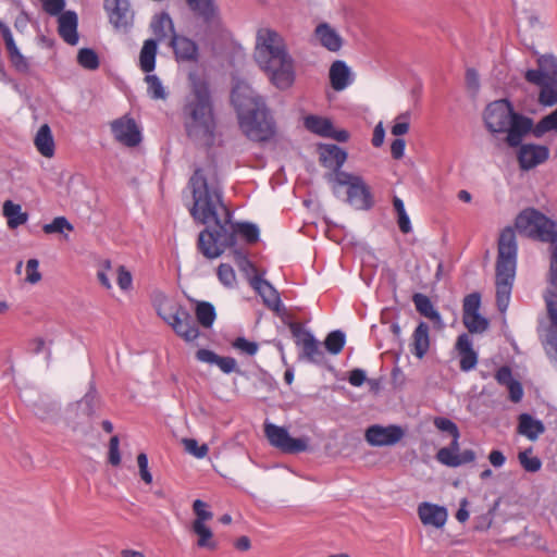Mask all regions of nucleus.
<instances>
[{"label":"nucleus","instance_id":"45","mask_svg":"<svg viewBox=\"0 0 557 557\" xmlns=\"http://www.w3.org/2000/svg\"><path fill=\"white\" fill-rule=\"evenodd\" d=\"M98 404L99 398L97 392L91 388L88 393L85 394V396L78 403V406L84 414L92 417L97 411Z\"/></svg>","mask_w":557,"mask_h":557},{"label":"nucleus","instance_id":"17","mask_svg":"<svg viewBox=\"0 0 557 557\" xmlns=\"http://www.w3.org/2000/svg\"><path fill=\"white\" fill-rule=\"evenodd\" d=\"M250 286L262 297L263 304L272 311L280 313L283 305L277 290L260 275L249 278Z\"/></svg>","mask_w":557,"mask_h":557},{"label":"nucleus","instance_id":"44","mask_svg":"<svg viewBox=\"0 0 557 557\" xmlns=\"http://www.w3.org/2000/svg\"><path fill=\"white\" fill-rule=\"evenodd\" d=\"M145 81L148 86L147 92L150 98L154 100L166 98L165 89L157 75L148 73V75L145 77Z\"/></svg>","mask_w":557,"mask_h":557},{"label":"nucleus","instance_id":"29","mask_svg":"<svg viewBox=\"0 0 557 557\" xmlns=\"http://www.w3.org/2000/svg\"><path fill=\"white\" fill-rule=\"evenodd\" d=\"M476 455L472 449H465L457 456H451L447 449H438L436 453V459L442 465L447 467L457 468L466 463H471L475 460Z\"/></svg>","mask_w":557,"mask_h":557},{"label":"nucleus","instance_id":"22","mask_svg":"<svg viewBox=\"0 0 557 557\" xmlns=\"http://www.w3.org/2000/svg\"><path fill=\"white\" fill-rule=\"evenodd\" d=\"M320 162L330 170H339L347 160V152L334 144L321 145Z\"/></svg>","mask_w":557,"mask_h":557},{"label":"nucleus","instance_id":"20","mask_svg":"<svg viewBox=\"0 0 557 557\" xmlns=\"http://www.w3.org/2000/svg\"><path fill=\"white\" fill-rule=\"evenodd\" d=\"M418 516L422 524L440 529L445 525L448 513L445 507L425 502L418 506Z\"/></svg>","mask_w":557,"mask_h":557},{"label":"nucleus","instance_id":"49","mask_svg":"<svg viewBox=\"0 0 557 557\" xmlns=\"http://www.w3.org/2000/svg\"><path fill=\"white\" fill-rule=\"evenodd\" d=\"M434 425L442 432L448 433L451 437H460V432L457 424L448 418L436 417Z\"/></svg>","mask_w":557,"mask_h":557},{"label":"nucleus","instance_id":"21","mask_svg":"<svg viewBox=\"0 0 557 557\" xmlns=\"http://www.w3.org/2000/svg\"><path fill=\"white\" fill-rule=\"evenodd\" d=\"M456 349L459 355V367L461 371L468 372L478 363V355L472 348V342L468 334L463 333L458 336Z\"/></svg>","mask_w":557,"mask_h":557},{"label":"nucleus","instance_id":"12","mask_svg":"<svg viewBox=\"0 0 557 557\" xmlns=\"http://www.w3.org/2000/svg\"><path fill=\"white\" fill-rule=\"evenodd\" d=\"M110 23L115 29L128 32L133 25L134 12L128 0H104Z\"/></svg>","mask_w":557,"mask_h":557},{"label":"nucleus","instance_id":"23","mask_svg":"<svg viewBox=\"0 0 557 557\" xmlns=\"http://www.w3.org/2000/svg\"><path fill=\"white\" fill-rule=\"evenodd\" d=\"M189 9L203 21L205 24L211 26L219 20V11L215 0H186Z\"/></svg>","mask_w":557,"mask_h":557},{"label":"nucleus","instance_id":"24","mask_svg":"<svg viewBox=\"0 0 557 557\" xmlns=\"http://www.w3.org/2000/svg\"><path fill=\"white\" fill-rule=\"evenodd\" d=\"M59 35L62 39L74 46L78 42L77 34V14L73 11H66L59 15Z\"/></svg>","mask_w":557,"mask_h":557},{"label":"nucleus","instance_id":"31","mask_svg":"<svg viewBox=\"0 0 557 557\" xmlns=\"http://www.w3.org/2000/svg\"><path fill=\"white\" fill-rule=\"evenodd\" d=\"M150 28L156 36L157 42L164 40L169 34L173 36L175 33L174 24L166 12H161L160 14L154 15L151 21Z\"/></svg>","mask_w":557,"mask_h":557},{"label":"nucleus","instance_id":"7","mask_svg":"<svg viewBox=\"0 0 557 557\" xmlns=\"http://www.w3.org/2000/svg\"><path fill=\"white\" fill-rule=\"evenodd\" d=\"M552 59L557 63V58L554 54H543L537 59L536 70H528L524 74V78L528 83L534 84L541 87L539 95V102L544 107H553L557 104V76L553 74V69L547 70L550 62L543 63V60Z\"/></svg>","mask_w":557,"mask_h":557},{"label":"nucleus","instance_id":"58","mask_svg":"<svg viewBox=\"0 0 557 557\" xmlns=\"http://www.w3.org/2000/svg\"><path fill=\"white\" fill-rule=\"evenodd\" d=\"M120 440L117 435H114L110 438L109 442V462L112 466H119L121 463V455H120Z\"/></svg>","mask_w":557,"mask_h":557},{"label":"nucleus","instance_id":"53","mask_svg":"<svg viewBox=\"0 0 557 557\" xmlns=\"http://www.w3.org/2000/svg\"><path fill=\"white\" fill-rule=\"evenodd\" d=\"M233 347L245 352L248 356H253L258 351V344L256 342H250L246 339L245 337H237L233 342Z\"/></svg>","mask_w":557,"mask_h":557},{"label":"nucleus","instance_id":"28","mask_svg":"<svg viewBox=\"0 0 557 557\" xmlns=\"http://www.w3.org/2000/svg\"><path fill=\"white\" fill-rule=\"evenodd\" d=\"M34 144L41 156L46 158L53 157L55 146L51 128L48 124H42L39 127L35 136Z\"/></svg>","mask_w":557,"mask_h":557},{"label":"nucleus","instance_id":"56","mask_svg":"<svg viewBox=\"0 0 557 557\" xmlns=\"http://www.w3.org/2000/svg\"><path fill=\"white\" fill-rule=\"evenodd\" d=\"M137 463H138L139 474H140L141 480L147 484H151L152 475L148 469V457L145 453L138 454Z\"/></svg>","mask_w":557,"mask_h":557},{"label":"nucleus","instance_id":"35","mask_svg":"<svg viewBox=\"0 0 557 557\" xmlns=\"http://www.w3.org/2000/svg\"><path fill=\"white\" fill-rule=\"evenodd\" d=\"M3 215L8 219V226L15 228L27 222L28 214L22 212V207L17 203L7 200L3 203Z\"/></svg>","mask_w":557,"mask_h":557},{"label":"nucleus","instance_id":"48","mask_svg":"<svg viewBox=\"0 0 557 557\" xmlns=\"http://www.w3.org/2000/svg\"><path fill=\"white\" fill-rule=\"evenodd\" d=\"M219 281L226 287H233L236 283L234 269L227 263H221L216 271Z\"/></svg>","mask_w":557,"mask_h":557},{"label":"nucleus","instance_id":"50","mask_svg":"<svg viewBox=\"0 0 557 557\" xmlns=\"http://www.w3.org/2000/svg\"><path fill=\"white\" fill-rule=\"evenodd\" d=\"M409 120H410L409 112L399 114L396 117L394 125L392 126V131H391L392 134L397 137L407 134L409 131V127H410Z\"/></svg>","mask_w":557,"mask_h":557},{"label":"nucleus","instance_id":"37","mask_svg":"<svg viewBox=\"0 0 557 557\" xmlns=\"http://www.w3.org/2000/svg\"><path fill=\"white\" fill-rule=\"evenodd\" d=\"M305 126L308 131L322 137L331 135L330 132L333 131L332 122L329 119L321 117L318 115H308L305 119Z\"/></svg>","mask_w":557,"mask_h":557},{"label":"nucleus","instance_id":"33","mask_svg":"<svg viewBox=\"0 0 557 557\" xmlns=\"http://www.w3.org/2000/svg\"><path fill=\"white\" fill-rule=\"evenodd\" d=\"M158 44L154 39L145 40L139 54V65L143 72L150 73L156 67Z\"/></svg>","mask_w":557,"mask_h":557},{"label":"nucleus","instance_id":"32","mask_svg":"<svg viewBox=\"0 0 557 557\" xmlns=\"http://www.w3.org/2000/svg\"><path fill=\"white\" fill-rule=\"evenodd\" d=\"M544 431V424L540 420L533 419L529 413L519 416L518 432L529 440H536Z\"/></svg>","mask_w":557,"mask_h":557},{"label":"nucleus","instance_id":"26","mask_svg":"<svg viewBox=\"0 0 557 557\" xmlns=\"http://www.w3.org/2000/svg\"><path fill=\"white\" fill-rule=\"evenodd\" d=\"M314 35L321 46L329 51L336 52L343 46L341 35L327 23H320L314 29Z\"/></svg>","mask_w":557,"mask_h":557},{"label":"nucleus","instance_id":"51","mask_svg":"<svg viewBox=\"0 0 557 557\" xmlns=\"http://www.w3.org/2000/svg\"><path fill=\"white\" fill-rule=\"evenodd\" d=\"M193 510L196 515V519L194 522L205 523L208 520H211L213 513L207 510V504L201 499H196L193 504Z\"/></svg>","mask_w":557,"mask_h":557},{"label":"nucleus","instance_id":"47","mask_svg":"<svg viewBox=\"0 0 557 557\" xmlns=\"http://www.w3.org/2000/svg\"><path fill=\"white\" fill-rule=\"evenodd\" d=\"M185 450L196 458H205L208 455L209 447L207 444L199 445L195 438H184L182 441Z\"/></svg>","mask_w":557,"mask_h":557},{"label":"nucleus","instance_id":"39","mask_svg":"<svg viewBox=\"0 0 557 557\" xmlns=\"http://www.w3.org/2000/svg\"><path fill=\"white\" fill-rule=\"evenodd\" d=\"M548 132L557 133V109L542 117L532 129V134L536 138H541Z\"/></svg>","mask_w":557,"mask_h":557},{"label":"nucleus","instance_id":"52","mask_svg":"<svg viewBox=\"0 0 557 557\" xmlns=\"http://www.w3.org/2000/svg\"><path fill=\"white\" fill-rule=\"evenodd\" d=\"M481 305V296L479 293H472L465 297L462 310L463 314L476 313L479 312Z\"/></svg>","mask_w":557,"mask_h":557},{"label":"nucleus","instance_id":"3","mask_svg":"<svg viewBox=\"0 0 557 557\" xmlns=\"http://www.w3.org/2000/svg\"><path fill=\"white\" fill-rule=\"evenodd\" d=\"M189 91L182 108L185 132L193 140L211 145L214 139L216 120L210 84L202 73L188 74Z\"/></svg>","mask_w":557,"mask_h":557},{"label":"nucleus","instance_id":"36","mask_svg":"<svg viewBox=\"0 0 557 557\" xmlns=\"http://www.w3.org/2000/svg\"><path fill=\"white\" fill-rule=\"evenodd\" d=\"M195 315L197 322L202 327L210 329L216 319L215 308L211 302L197 301L195 308Z\"/></svg>","mask_w":557,"mask_h":557},{"label":"nucleus","instance_id":"14","mask_svg":"<svg viewBox=\"0 0 557 557\" xmlns=\"http://www.w3.org/2000/svg\"><path fill=\"white\" fill-rule=\"evenodd\" d=\"M404 436V430L399 425L382 426L371 425L366 431V440L371 446H391L398 443Z\"/></svg>","mask_w":557,"mask_h":557},{"label":"nucleus","instance_id":"61","mask_svg":"<svg viewBox=\"0 0 557 557\" xmlns=\"http://www.w3.org/2000/svg\"><path fill=\"white\" fill-rule=\"evenodd\" d=\"M132 275L128 271L125 270L123 265L119 267L117 270V285L121 289L127 290L132 286Z\"/></svg>","mask_w":557,"mask_h":557},{"label":"nucleus","instance_id":"10","mask_svg":"<svg viewBox=\"0 0 557 557\" xmlns=\"http://www.w3.org/2000/svg\"><path fill=\"white\" fill-rule=\"evenodd\" d=\"M515 112L511 102L500 99L491 102L484 111V122L492 133H503L510 124V117Z\"/></svg>","mask_w":557,"mask_h":557},{"label":"nucleus","instance_id":"63","mask_svg":"<svg viewBox=\"0 0 557 557\" xmlns=\"http://www.w3.org/2000/svg\"><path fill=\"white\" fill-rule=\"evenodd\" d=\"M367 380L366 372L362 369L356 368L349 372L348 382L356 387L361 386Z\"/></svg>","mask_w":557,"mask_h":557},{"label":"nucleus","instance_id":"9","mask_svg":"<svg viewBox=\"0 0 557 557\" xmlns=\"http://www.w3.org/2000/svg\"><path fill=\"white\" fill-rule=\"evenodd\" d=\"M289 331L295 338L297 346L301 347L299 357L311 363L322 364L325 356L320 347V342L315 339L311 332L305 330L299 323L292 322L288 325Z\"/></svg>","mask_w":557,"mask_h":557},{"label":"nucleus","instance_id":"57","mask_svg":"<svg viewBox=\"0 0 557 557\" xmlns=\"http://www.w3.org/2000/svg\"><path fill=\"white\" fill-rule=\"evenodd\" d=\"M46 13L55 16L60 15L65 7L64 0H40Z\"/></svg>","mask_w":557,"mask_h":557},{"label":"nucleus","instance_id":"54","mask_svg":"<svg viewBox=\"0 0 557 557\" xmlns=\"http://www.w3.org/2000/svg\"><path fill=\"white\" fill-rule=\"evenodd\" d=\"M333 174L330 175L329 180H334V182L341 186H350L351 183H355L356 178H360V176L352 175L350 173L344 172L339 170H332Z\"/></svg>","mask_w":557,"mask_h":557},{"label":"nucleus","instance_id":"2","mask_svg":"<svg viewBox=\"0 0 557 557\" xmlns=\"http://www.w3.org/2000/svg\"><path fill=\"white\" fill-rule=\"evenodd\" d=\"M515 227L527 237L550 244V263L544 293L550 323L543 344L547 356L557 368V223L540 211L528 208L517 215Z\"/></svg>","mask_w":557,"mask_h":557},{"label":"nucleus","instance_id":"34","mask_svg":"<svg viewBox=\"0 0 557 557\" xmlns=\"http://www.w3.org/2000/svg\"><path fill=\"white\" fill-rule=\"evenodd\" d=\"M412 301L416 306L417 311L421 315L430 319L431 321H433L435 323L441 322V314L434 308L432 301L430 300V298L426 295L421 294V293H416L412 296Z\"/></svg>","mask_w":557,"mask_h":557},{"label":"nucleus","instance_id":"6","mask_svg":"<svg viewBox=\"0 0 557 557\" xmlns=\"http://www.w3.org/2000/svg\"><path fill=\"white\" fill-rule=\"evenodd\" d=\"M518 245L515 230L505 227L498 238L495 263L496 306L504 313L510 302L516 277Z\"/></svg>","mask_w":557,"mask_h":557},{"label":"nucleus","instance_id":"59","mask_svg":"<svg viewBox=\"0 0 557 557\" xmlns=\"http://www.w3.org/2000/svg\"><path fill=\"white\" fill-rule=\"evenodd\" d=\"M12 66L20 73L26 74L29 72L28 60L18 51L16 54L9 57Z\"/></svg>","mask_w":557,"mask_h":557},{"label":"nucleus","instance_id":"38","mask_svg":"<svg viewBox=\"0 0 557 557\" xmlns=\"http://www.w3.org/2000/svg\"><path fill=\"white\" fill-rule=\"evenodd\" d=\"M191 530L198 535L197 545L200 548L215 549L216 543L213 541V533L206 523L193 522Z\"/></svg>","mask_w":557,"mask_h":557},{"label":"nucleus","instance_id":"16","mask_svg":"<svg viewBox=\"0 0 557 557\" xmlns=\"http://www.w3.org/2000/svg\"><path fill=\"white\" fill-rule=\"evenodd\" d=\"M533 128L534 126L531 117L513 112L510 117V124L505 131L507 132L506 143L510 147L520 146V144H522L523 137L528 133H532Z\"/></svg>","mask_w":557,"mask_h":557},{"label":"nucleus","instance_id":"27","mask_svg":"<svg viewBox=\"0 0 557 557\" xmlns=\"http://www.w3.org/2000/svg\"><path fill=\"white\" fill-rule=\"evenodd\" d=\"M430 327L425 322H420L412 334L411 352L422 359L430 348Z\"/></svg>","mask_w":557,"mask_h":557},{"label":"nucleus","instance_id":"5","mask_svg":"<svg viewBox=\"0 0 557 557\" xmlns=\"http://www.w3.org/2000/svg\"><path fill=\"white\" fill-rule=\"evenodd\" d=\"M240 129L253 141H267L275 134V124L261 96L246 84H237L231 95Z\"/></svg>","mask_w":557,"mask_h":557},{"label":"nucleus","instance_id":"40","mask_svg":"<svg viewBox=\"0 0 557 557\" xmlns=\"http://www.w3.org/2000/svg\"><path fill=\"white\" fill-rule=\"evenodd\" d=\"M346 344V335L341 330L330 332L324 341L325 349L332 355H338Z\"/></svg>","mask_w":557,"mask_h":557},{"label":"nucleus","instance_id":"25","mask_svg":"<svg viewBox=\"0 0 557 557\" xmlns=\"http://www.w3.org/2000/svg\"><path fill=\"white\" fill-rule=\"evenodd\" d=\"M196 359L201 362L216 364L220 368V370L225 374H230L237 370V362L235 358L221 357L214 351L207 348L198 349L196 352Z\"/></svg>","mask_w":557,"mask_h":557},{"label":"nucleus","instance_id":"19","mask_svg":"<svg viewBox=\"0 0 557 557\" xmlns=\"http://www.w3.org/2000/svg\"><path fill=\"white\" fill-rule=\"evenodd\" d=\"M347 201L358 210H368L372 207V195L363 180L356 178L347 188Z\"/></svg>","mask_w":557,"mask_h":557},{"label":"nucleus","instance_id":"55","mask_svg":"<svg viewBox=\"0 0 557 557\" xmlns=\"http://www.w3.org/2000/svg\"><path fill=\"white\" fill-rule=\"evenodd\" d=\"M39 261L37 259H29L26 263V281L30 284H36L41 280V274L38 271Z\"/></svg>","mask_w":557,"mask_h":557},{"label":"nucleus","instance_id":"64","mask_svg":"<svg viewBox=\"0 0 557 557\" xmlns=\"http://www.w3.org/2000/svg\"><path fill=\"white\" fill-rule=\"evenodd\" d=\"M405 147H406V141L404 139H401V138L394 139L391 145L392 157L396 160L401 159L405 153Z\"/></svg>","mask_w":557,"mask_h":557},{"label":"nucleus","instance_id":"13","mask_svg":"<svg viewBox=\"0 0 557 557\" xmlns=\"http://www.w3.org/2000/svg\"><path fill=\"white\" fill-rule=\"evenodd\" d=\"M114 138L126 147H136L141 141L140 131L133 117L124 115L111 123Z\"/></svg>","mask_w":557,"mask_h":557},{"label":"nucleus","instance_id":"41","mask_svg":"<svg viewBox=\"0 0 557 557\" xmlns=\"http://www.w3.org/2000/svg\"><path fill=\"white\" fill-rule=\"evenodd\" d=\"M532 453H533V449L531 447L527 448L522 451H519L518 460H519L521 467L527 472L535 473L541 470L542 460L537 456H533Z\"/></svg>","mask_w":557,"mask_h":557},{"label":"nucleus","instance_id":"8","mask_svg":"<svg viewBox=\"0 0 557 557\" xmlns=\"http://www.w3.org/2000/svg\"><path fill=\"white\" fill-rule=\"evenodd\" d=\"M158 314L171 325L176 335L184 341L194 342L199 337L200 331L197 322L184 307L176 306L168 310L166 307L160 306L158 308Z\"/></svg>","mask_w":557,"mask_h":557},{"label":"nucleus","instance_id":"18","mask_svg":"<svg viewBox=\"0 0 557 557\" xmlns=\"http://www.w3.org/2000/svg\"><path fill=\"white\" fill-rule=\"evenodd\" d=\"M170 47L173 49L175 59L178 62H197L199 48L194 40L183 35L173 34V36H171Z\"/></svg>","mask_w":557,"mask_h":557},{"label":"nucleus","instance_id":"42","mask_svg":"<svg viewBox=\"0 0 557 557\" xmlns=\"http://www.w3.org/2000/svg\"><path fill=\"white\" fill-rule=\"evenodd\" d=\"M78 64L89 71H95L99 67V57L95 50L90 48H82L77 53Z\"/></svg>","mask_w":557,"mask_h":557},{"label":"nucleus","instance_id":"4","mask_svg":"<svg viewBox=\"0 0 557 557\" xmlns=\"http://www.w3.org/2000/svg\"><path fill=\"white\" fill-rule=\"evenodd\" d=\"M253 58L277 89L286 90L294 85L295 61L278 32L269 27L258 29Z\"/></svg>","mask_w":557,"mask_h":557},{"label":"nucleus","instance_id":"15","mask_svg":"<svg viewBox=\"0 0 557 557\" xmlns=\"http://www.w3.org/2000/svg\"><path fill=\"white\" fill-rule=\"evenodd\" d=\"M517 159L523 171H529L544 163L549 158V149L543 145L520 144Z\"/></svg>","mask_w":557,"mask_h":557},{"label":"nucleus","instance_id":"62","mask_svg":"<svg viewBox=\"0 0 557 557\" xmlns=\"http://www.w3.org/2000/svg\"><path fill=\"white\" fill-rule=\"evenodd\" d=\"M509 392V399L512 403H519L523 397V388L519 381L515 380L508 386H506Z\"/></svg>","mask_w":557,"mask_h":557},{"label":"nucleus","instance_id":"11","mask_svg":"<svg viewBox=\"0 0 557 557\" xmlns=\"http://www.w3.org/2000/svg\"><path fill=\"white\" fill-rule=\"evenodd\" d=\"M264 433L270 444L285 454H298L307 450L308 442L305 438H294L286 429L269 423Z\"/></svg>","mask_w":557,"mask_h":557},{"label":"nucleus","instance_id":"60","mask_svg":"<svg viewBox=\"0 0 557 557\" xmlns=\"http://www.w3.org/2000/svg\"><path fill=\"white\" fill-rule=\"evenodd\" d=\"M495 377H496L497 382L504 386H508L510 383H512L516 380L512 376L511 369L506 366H504L497 370Z\"/></svg>","mask_w":557,"mask_h":557},{"label":"nucleus","instance_id":"46","mask_svg":"<svg viewBox=\"0 0 557 557\" xmlns=\"http://www.w3.org/2000/svg\"><path fill=\"white\" fill-rule=\"evenodd\" d=\"M42 231L46 234L63 233L64 231H73V225L65 216H57L51 223L45 224Z\"/></svg>","mask_w":557,"mask_h":557},{"label":"nucleus","instance_id":"30","mask_svg":"<svg viewBox=\"0 0 557 557\" xmlns=\"http://www.w3.org/2000/svg\"><path fill=\"white\" fill-rule=\"evenodd\" d=\"M330 81L332 87L341 91L350 84V70L344 61L333 62L330 69Z\"/></svg>","mask_w":557,"mask_h":557},{"label":"nucleus","instance_id":"43","mask_svg":"<svg viewBox=\"0 0 557 557\" xmlns=\"http://www.w3.org/2000/svg\"><path fill=\"white\" fill-rule=\"evenodd\" d=\"M463 324L470 333H482L488 327V321L479 312L463 314Z\"/></svg>","mask_w":557,"mask_h":557},{"label":"nucleus","instance_id":"1","mask_svg":"<svg viewBox=\"0 0 557 557\" xmlns=\"http://www.w3.org/2000/svg\"><path fill=\"white\" fill-rule=\"evenodd\" d=\"M187 187L191 193L193 206L189 213L199 224L214 222V227H206L199 233L197 248L207 259L219 258L226 248L237 243V234L248 244L259 240V228L256 224L233 223L232 213L223 201V186L214 163L196 166L188 180Z\"/></svg>","mask_w":557,"mask_h":557}]
</instances>
